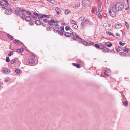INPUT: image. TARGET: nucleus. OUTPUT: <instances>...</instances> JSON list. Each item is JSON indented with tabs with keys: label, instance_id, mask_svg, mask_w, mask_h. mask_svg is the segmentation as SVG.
<instances>
[{
	"label": "nucleus",
	"instance_id": "nucleus-1",
	"mask_svg": "<svg viewBox=\"0 0 130 130\" xmlns=\"http://www.w3.org/2000/svg\"><path fill=\"white\" fill-rule=\"evenodd\" d=\"M64 35L67 37H70L71 36V38L74 40H76L77 39L80 40H82V39L77 35L76 33L72 32L71 33L69 32H66L64 34Z\"/></svg>",
	"mask_w": 130,
	"mask_h": 130
},
{
	"label": "nucleus",
	"instance_id": "nucleus-2",
	"mask_svg": "<svg viewBox=\"0 0 130 130\" xmlns=\"http://www.w3.org/2000/svg\"><path fill=\"white\" fill-rule=\"evenodd\" d=\"M124 5L122 3H117L115 4L112 7L114 10L117 12L121 11L124 8Z\"/></svg>",
	"mask_w": 130,
	"mask_h": 130
},
{
	"label": "nucleus",
	"instance_id": "nucleus-3",
	"mask_svg": "<svg viewBox=\"0 0 130 130\" xmlns=\"http://www.w3.org/2000/svg\"><path fill=\"white\" fill-rule=\"evenodd\" d=\"M110 9L111 10H109V11L110 15L112 17H115L116 16V12L117 11H115L112 7L110 8Z\"/></svg>",
	"mask_w": 130,
	"mask_h": 130
},
{
	"label": "nucleus",
	"instance_id": "nucleus-4",
	"mask_svg": "<svg viewBox=\"0 0 130 130\" xmlns=\"http://www.w3.org/2000/svg\"><path fill=\"white\" fill-rule=\"evenodd\" d=\"M59 26L58 24H55L53 28L54 31L56 32H58L59 31Z\"/></svg>",
	"mask_w": 130,
	"mask_h": 130
},
{
	"label": "nucleus",
	"instance_id": "nucleus-5",
	"mask_svg": "<svg viewBox=\"0 0 130 130\" xmlns=\"http://www.w3.org/2000/svg\"><path fill=\"white\" fill-rule=\"evenodd\" d=\"M12 10L11 9H6L5 11V13L8 15H10L11 14Z\"/></svg>",
	"mask_w": 130,
	"mask_h": 130
},
{
	"label": "nucleus",
	"instance_id": "nucleus-6",
	"mask_svg": "<svg viewBox=\"0 0 130 130\" xmlns=\"http://www.w3.org/2000/svg\"><path fill=\"white\" fill-rule=\"evenodd\" d=\"M102 46V51L103 52L106 53L108 52L109 51V49L106 47H105L104 46Z\"/></svg>",
	"mask_w": 130,
	"mask_h": 130
},
{
	"label": "nucleus",
	"instance_id": "nucleus-7",
	"mask_svg": "<svg viewBox=\"0 0 130 130\" xmlns=\"http://www.w3.org/2000/svg\"><path fill=\"white\" fill-rule=\"evenodd\" d=\"M85 17H81L80 18V19L83 22H88L89 21V19H85Z\"/></svg>",
	"mask_w": 130,
	"mask_h": 130
},
{
	"label": "nucleus",
	"instance_id": "nucleus-8",
	"mask_svg": "<svg viewBox=\"0 0 130 130\" xmlns=\"http://www.w3.org/2000/svg\"><path fill=\"white\" fill-rule=\"evenodd\" d=\"M3 71L4 73H9L10 72V70L9 69H7L6 68H3Z\"/></svg>",
	"mask_w": 130,
	"mask_h": 130
},
{
	"label": "nucleus",
	"instance_id": "nucleus-9",
	"mask_svg": "<svg viewBox=\"0 0 130 130\" xmlns=\"http://www.w3.org/2000/svg\"><path fill=\"white\" fill-rule=\"evenodd\" d=\"M82 43L85 46H89L90 45V43L86 41H82Z\"/></svg>",
	"mask_w": 130,
	"mask_h": 130
},
{
	"label": "nucleus",
	"instance_id": "nucleus-10",
	"mask_svg": "<svg viewBox=\"0 0 130 130\" xmlns=\"http://www.w3.org/2000/svg\"><path fill=\"white\" fill-rule=\"evenodd\" d=\"M80 6V3L79 2H77L73 6V7L75 9H77Z\"/></svg>",
	"mask_w": 130,
	"mask_h": 130
},
{
	"label": "nucleus",
	"instance_id": "nucleus-11",
	"mask_svg": "<svg viewBox=\"0 0 130 130\" xmlns=\"http://www.w3.org/2000/svg\"><path fill=\"white\" fill-rule=\"evenodd\" d=\"M56 11L57 14H59L61 12V9L58 7L56 8Z\"/></svg>",
	"mask_w": 130,
	"mask_h": 130
},
{
	"label": "nucleus",
	"instance_id": "nucleus-12",
	"mask_svg": "<svg viewBox=\"0 0 130 130\" xmlns=\"http://www.w3.org/2000/svg\"><path fill=\"white\" fill-rule=\"evenodd\" d=\"M34 60L32 59H29L28 60V62L30 64H32L34 62Z\"/></svg>",
	"mask_w": 130,
	"mask_h": 130
},
{
	"label": "nucleus",
	"instance_id": "nucleus-13",
	"mask_svg": "<svg viewBox=\"0 0 130 130\" xmlns=\"http://www.w3.org/2000/svg\"><path fill=\"white\" fill-rule=\"evenodd\" d=\"M14 42L16 44H19L22 43V42L19 40L16 39L14 40Z\"/></svg>",
	"mask_w": 130,
	"mask_h": 130
},
{
	"label": "nucleus",
	"instance_id": "nucleus-14",
	"mask_svg": "<svg viewBox=\"0 0 130 130\" xmlns=\"http://www.w3.org/2000/svg\"><path fill=\"white\" fill-rule=\"evenodd\" d=\"M104 74L106 75H109L110 74V71L109 70H106L104 72Z\"/></svg>",
	"mask_w": 130,
	"mask_h": 130
},
{
	"label": "nucleus",
	"instance_id": "nucleus-15",
	"mask_svg": "<svg viewBox=\"0 0 130 130\" xmlns=\"http://www.w3.org/2000/svg\"><path fill=\"white\" fill-rule=\"evenodd\" d=\"M24 49L23 48H21L20 49H18L17 50V51L18 52L21 53L22 52L24 51Z\"/></svg>",
	"mask_w": 130,
	"mask_h": 130
},
{
	"label": "nucleus",
	"instance_id": "nucleus-16",
	"mask_svg": "<svg viewBox=\"0 0 130 130\" xmlns=\"http://www.w3.org/2000/svg\"><path fill=\"white\" fill-rule=\"evenodd\" d=\"M25 20L27 21H29L31 20V18L30 16H27L25 18Z\"/></svg>",
	"mask_w": 130,
	"mask_h": 130
},
{
	"label": "nucleus",
	"instance_id": "nucleus-17",
	"mask_svg": "<svg viewBox=\"0 0 130 130\" xmlns=\"http://www.w3.org/2000/svg\"><path fill=\"white\" fill-rule=\"evenodd\" d=\"M72 64L74 66L78 68H80L81 67L80 66L79 64L77 63H72Z\"/></svg>",
	"mask_w": 130,
	"mask_h": 130
},
{
	"label": "nucleus",
	"instance_id": "nucleus-18",
	"mask_svg": "<svg viewBox=\"0 0 130 130\" xmlns=\"http://www.w3.org/2000/svg\"><path fill=\"white\" fill-rule=\"evenodd\" d=\"M7 3H4L3 4H2V6L3 8L5 9H6L7 7Z\"/></svg>",
	"mask_w": 130,
	"mask_h": 130
},
{
	"label": "nucleus",
	"instance_id": "nucleus-19",
	"mask_svg": "<svg viewBox=\"0 0 130 130\" xmlns=\"http://www.w3.org/2000/svg\"><path fill=\"white\" fill-rule=\"evenodd\" d=\"M83 3L84 5H86V4H88L89 2V0H82Z\"/></svg>",
	"mask_w": 130,
	"mask_h": 130
},
{
	"label": "nucleus",
	"instance_id": "nucleus-20",
	"mask_svg": "<svg viewBox=\"0 0 130 130\" xmlns=\"http://www.w3.org/2000/svg\"><path fill=\"white\" fill-rule=\"evenodd\" d=\"M52 21H51V20L48 21V23L49 25L51 26L52 25H53V27H54L55 26V25L53 24V23H52Z\"/></svg>",
	"mask_w": 130,
	"mask_h": 130
},
{
	"label": "nucleus",
	"instance_id": "nucleus-21",
	"mask_svg": "<svg viewBox=\"0 0 130 130\" xmlns=\"http://www.w3.org/2000/svg\"><path fill=\"white\" fill-rule=\"evenodd\" d=\"M122 27V26L120 24H118L116 25L115 27L116 28L119 29L121 27Z\"/></svg>",
	"mask_w": 130,
	"mask_h": 130
},
{
	"label": "nucleus",
	"instance_id": "nucleus-22",
	"mask_svg": "<svg viewBox=\"0 0 130 130\" xmlns=\"http://www.w3.org/2000/svg\"><path fill=\"white\" fill-rule=\"evenodd\" d=\"M35 23L37 25H40L41 24V22L40 21L38 20H35Z\"/></svg>",
	"mask_w": 130,
	"mask_h": 130
},
{
	"label": "nucleus",
	"instance_id": "nucleus-23",
	"mask_svg": "<svg viewBox=\"0 0 130 130\" xmlns=\"http://www.w3.org/2000/svg\"><path fill=\"white\" fill-rule=\"evenodd\" d=\"M94 46L98 49H102V47L100 46L98 44H95L94 45Z\"/></svg>",
	"mask_w": 130,
	"mask_h": 130
},
{
	"label": "nucleus",
	"instance_id": "nucleus-24",
	"mask_svg": "<svg viewBox=\"0 0 130 130\" xmlns=\"http://www.w3.org/2000/svg\"><path fill=\"white\" fill-rule=\"evenodd\" d=\"M123 51L124 52H127V53H128V52L129 51V50L128 48H125L123 49Z\"/></svg>",
	"mask_w": 130,
	"mask_h": 130
},
{
	"label": "nucleus",
	"instance_id": "nucleus-25",
	"mask_svg": "<svg viewBox=\"0 0 130 130\" xmlns=\"http://www.w3.org/2000/svg\"><path fill=\"white\" fill-rule=\"evenodd\" d=\"M120 54L121 56H126V54L124 52H121L119 53Z\"/></svg>",
	"mask_w": 130,
	"mask_h": 130
},
{
	"label": "nucleus",
	"instance_id": "nucleus-26",
	"mask_svg": "<svg viewBox=\"0 0 130 130\" xmlns=\"http://www.w3.org/2000/svg\"><path fill=\"white\" fill-rule=\"evenodd\" d=\"M60 29L63 32H64V27L63 26H61L60 27Z\"/></svg>",
	"mask_w": 130,
	"mask_h": 130
},
{
	"label": "nucleus",
	"instance_id": "nucleus-27",
	"mask_svg": "<svg viewBox=\"0 0 130 130\" xmlns=\"http://www.w3.org/2000/svg\"><path fill=\"white\" fill-rule=\"evenodd\" d=\"M106 33L108 35H111L113 36H115L113 35V34L111 33V32L109 31H106Z\"/></svg>",
	"mask_w": 130,
	"mask_h": 130
},
{
	"label": "nucleus",
	"instance_id": "nucleus-28",
	"mask_svg": "<svg viewBox=\"0 0 130 130\" xmlns=\"http://www.w3.org/2000/svg\"><path fill=\"white\" fill-rule=\"evenodd\" d=\"M15 12L17 15L19 14L20 13V11L18 10H15Z\"/></svg>",
	"mask_w": 130,
	"mask_h": 130
},
{
	"label": "nucleus",
	"instance_id": "nucleus-29",
	"mask_svg": "<svg viewBox=\"0 0 130 130\" xmlns=\"http://www.w3.org/2000/svg\"><path fill=\"white\" fill-rule=\"evenodd\" d=\"M7 36L11 40H12L13 39V38L12 37L11 35H10L9 34H8L7 35Z\"/></svg>",
	"mask_w": 130,
	"mask_h": 130
},
{
	"label": "nucleus",
	"instance_id": "nucleus-30",
	"mask_svg": "<svg viewBox=\"0 0 130 130\" xmlns=\"http://www.w3.org/2000/svg\"><path fill=\"white\" fill-rule=\"evenodd\" d=\"M73 28H74V29H76L78 27V26L76 24H74L72 26Z\"/></svg>",
	"mask_w": 130,
	"mask_h": 130
},
{
	"label": "nucleus",
	"instance_id": "nucleus-31",
	"mask_svg": "<svg viewBox=\"0 0 130 130\" xmlns=\"http://www.w3.org/2000/svg\"><path fill=\"white\" fill-rule=\"evenodd\" d=\"M15 72L17 74H19L20 72V69H16L15 70Z\"/></svg>",
	"mask_w": 130,
	"mask_h": 130
},
{
	"label": "nucleus",
	"instance_id": "nucleus-32",
	"mask_svg": "<svg viewBox=\"0 0 130 130\" xmlns=\"http://www.w3.org/2000/svg\"><path fill=\"white\" fill-rule=\"evenodd\" d=\"M13 52L12 51H10V52L8 54V55L9 56H10L11 55H13Z\"/></svg>",
	"mask_w": 130,
	"mask_h": 130
},
{
	"label": "nucleus",
	"instance_id": "nucleus-33",
	"mask_svg": "<svg viewBox=\"0 0 130 130\" xmlns=\"http://www.w3.org/2000/svg\"><path fill=\"white\" fill-rule=\"evenodd\" d=\"M17 62L16 60L15 59H13L11 60V62L12 64H13L14 63H16Z\"/></svg>",
	"mask_w": 130,
	"mask_h": 130
},
{
	"label": "nucleus",
	"instance_id": "nucleus-34",
	"mask_svg": "<svg viewBox=\"0 0 130 130\" xmlns=\"http://www.w3.org/2000/svg\"><path fill=\"white\" fill-rule=\"evenodd\" d=\"M70 11L68 10H67L65 11V13L66 14H68L70 13Z\"/></svg>",
	"mask_w": 130,
	"mask_h": 130
},
{
	"label": "nucleus",
	"instance_id": "nucleus-35",
	"mask_svg": "<svg viewBox=\"0 0 130 130\" xmlns=\"http://www.w3.org/2000/svg\"><path fill=\"white\" fill-rule=\"evenodd\" d=\"M112 45V44L111 43H110L109 44H106V46L108 47H111Z\"/></svg>",
	"mask_w": 130,
	"mask_h": 130
},
{
	"label": "nucleus",
	"instance_id": "nucleus-36",
	"mask_svg": "<svg viewBox=\"0 0 130 130\" xmlns=\"http://www.w3.org/2000/svg\"><path fill=\"white\" fill-rule=\"evenodd\" d=\"M52 27H48L46 28V30L47 31H51Z\"/></svg>",
	"mask_w": 130,
	"mask_h": 130
},
{
	"label": "nucleus",
	"instance_id": "nucleus-37",
	"mask_svg": "<svg viewBox=\"0 0 130 130\" xmlns=\"http://www.w3.org/2000/svg\"><path fill=\"white\" fill-rule=\"evenodd\" d=\"M102 11V9L100 6H99V8H98V12H101Z\"/></svg>",
	"mask_w": 130,
	"mask_h": 130
},
{
	"label": "nucleus",
	"instance_id": "nucleus-38",
	"mask_svg": "<svg viewBox=\"0 0 130 130\" xmlns=\"http://www.w3.org/2000/svg\"><path fill=\"white\" fill-rule=\"evenodd\" d=\"M33 14L36 16L37 17H38V18H39V17L40 16V14L34 12Z\"/></svg>",
	"mask_w": 130,
	"mask_h": 130
},
{
	"label": "nucleus",
	"instance_id": "nucleus-39",
	"mask_svg": "<svg viewBox=\"0 0 130 130\" xmlns=\"http://www.w3.org/2000/svg\"><path fill=\"white\" fill-rule=\"evenodd\" d=\"M6 62H8L10 61V59L8 57H6Z\"/></svg>",
	"mask_w": 130,
	"mask_h": 130
},
{
	"label": "nucleus",
	"instance_id": "nucleus-40",
	"mask_svg": "<svg viewBox=\"0 0 130 130\" xmlns=\"http://www.w3.org/2000/svg\"><path fill=\"white\" fill-rule=\"evenodd\" d=\"M58 34L60 35L61 36H62L63 35V33L60 31H59L58 32Z\"/></svg>",
	"mask_w": 130,
	"mask_h": 130
},
{
	"label": "nucleus",
	"instance_id": "nucleus-41",
	"mask_svg": "<svg viewBox=\"0 0 130 130\" xmlns=\"http://www.w3.org/2000/svg\"><path fill=\"white\" fill-rule=\"evenodd\" d=\"M44 18V15H43H43H40V16H39V18H38V19L39 20H40L41 19V18Z\"/></svg>",
	"mask_w": 130,
	"mask_h": 130
},
{
	"label": "nucleus",
	"instance_id": "nucleus-42",
	"mask_svg": "<svg viewBox=\"0 0 130 130\" xmlns=\"http://www.w3.org/2000/svg\"><path fill=\"white\" fill-rule=\"evenodd\" d=\"M25 17V15L24 13H22L21 15V17L22 18H24V17Z\"/></svg>",
	"mask_w": 130,
	"mask_h": 130
},
{
	"label": "nucleus",
	"instance_id": "nucleus-43",
	"mask_svg": "<svg viewBox=\"0 0 130 130\" xmlns=\"http://www.w3.org/2000/svg\"><path fill=\"white\" fill-rule=\"evenodd\" d=\"M119 44L121 45L124 46L125 44V43H122L121 41H120L119 42Z\"/></svg>",
	"mask_w": 130,
	"mask_h": 130
},
{
	"label": "nucleus",
	"instance_id": "nucleus-44",
	"mask_svg": "<svg viewBox=\"0 0 130 130\" xmlns=\"http://www.w3.org/2000/svg\"><path fill=\"white\" fill-rule=\"evenodd\" d=\"M70 29V27L69 26H66L65 27V29L66 31H68Z\"/></svg>",
	"mask_w": 130,
	"mask_h": 130
},
{
	"label": "nucleus",
	"instance_id": "nucleus-45",
	"mask_svg": "<svg viewBox=\"0 0 130 130\" xmlns=\"http://www.w3.org/2000/svg\"><path fill=\"white\" fill-rule=\"evenodd\" d=\"M128 104L127 102L126 101H125L123 102V104L124 106H126Z\"/></svg>",
	"mask_w": 130,
	"mask_h": 130
},
{
	"label": "nucleus",
	"instance_id": "nucleus-46",
	"mask_svg": "<svg viewBox=\"0 0 130 130\" xmlns=\"http://www.w3.org/2000/svg\"><path fill=\"white\" fill-rule=\"evenodd\" d=\"M10 80V79L9 78H6L5 79V80L6 82H8V81H9Z\"/></svg>",
	"mask_w": 130,
	"mask_h": 130
},
{
	"label": "nucleus",
	"instance_id": "nucleus-47",
	"mask_svg": "<svg viewBox=\"0 0 130 130\" xmlns=\"http://www.w3.org/2000/svg\"><path fill=\"white\" fill-rule=\"evenodd\" d=\"M52 21V23H57V22L56 21H55L54 20H51Z\"/></svg>",
	"mask_w": 130,
	"mask_h": 130
},
{
	"label": "nucleus",
	"instance_id": "nucleus-48",
	"mask_svg": "<svg viewBox=\"0 0 130 130\" xmlns=\"http://www.w3.org/2000/svg\"><path fill=\"white\" fill-rule=\"evenodd\" d=\"M125 25L126 26V27L127 28L128 27H129L128 23L127 22H126L125 23Z\"/></svg>",
	"mask_w": 130,
	"mask_h": 130
},
{
	"label": "nucleus",
	"instance_id": "nucleus-49",
	"mask_svg": "<svg viewBox=\"0 0 130 130\" xmlns=\"http://www.w3.org/2000/svg\"><path fill=\"white\" fill-rule=\"evenodd\" d=\"M71 23L72 24H75L76 23V22L74 20H72L71 21Z\"/></svg>",
	"mask_w": 130,
	"mask_h": 130
},
{
	"label": "nucleus",
	"instance_id": "nucleus-50",
	"mask_svg": "<svg viewBox=\"0 0 130 130\" xmlns=\"http://www.w3.org/2000/svg\"><path fill=\"white\" fill-rule=\"evenodd\" d=\"M116 51H117L118 52H119L120 51V49L119 48H116Z\"/></svg>",
	"mask_w": 130,
	"mask_h": 130
},
{
	"label": "nucleus",
	"instance_id": "nucleus-51",
	"mask_svg": "<svg viewBox=\"0 0 130 130\" xmlns=\"http://www.w3.org/2000/svg\"><path fill=\"white\" fill-rule=\"evenodd\" d=\"M43 15H44V18L46 17V18H48L49 17V16L48 15H45V14H43Z\"/></svg>",
	"mask_w": 130,
	"mask_h": 130
},
{
	"label": "nucleus",
	"instance_id": "nucleus-52",
	"mask_svg": "<svg viewBox=\"0 0 130 130\" xmlns=\"http://www.w3.org/2000/svg\"><path fill=\"white\" fill-rule=\"evenodd\" d=\"M26 13H27L28 15H31V12L29 11H27L26 12Z\"/></svg>",
	"mask_w": 130,
	"mask_h": 130
},
{
	"label": "nucleus",
	"instance_id": "nucleus-53",
	"mask_svg": "<svg viewBox=\"0 0 130 130\" xmlns=\"http://www.w3.org/2000/svg\"><path fill=\"white\" fill-rule=\"evenodd\" d=\"M43 21L45 23H47L48 22V20L47 19H44L43 20Z\"/></svg>",
	"mask_w": 130,
	"mask_h": 130
},
{
	"label": "nucleus",
	"instance_id": "nucleus-54",
	"mask_svg": "<svg viewBox=\"0 0 130 130\" xmlns=\"http://www.w3.org/2000/svg\"><path fill=\"white\" fill-rule=\"evenodd\" d=\"M33 19H34V20H36V19H37V17H36L35 16H33Z\"/></svg>",
	"mask_w": 130,
	"mask_h": 130
},
{
	"label": "nucleus",
	"instance_id": "nucleus-55",
	"mask_svg": "<svg viewBox=\"0 0 130 130\" xmlns=\"http://www.w3.org/2000/svg\"><path fill=\"white\" fill-rule=\"evenodd\" d=\"M42 25L44 26V27H45L46 26V24L45 23H42Z\"/></svg>",
	"mask_w": 130,
	"mask_h": 130
},
{
	"label": "nucleus",
	"instance_id": "nucleus-56",
	"mask_svg": "<svg viewBox=\"0 0 130 130\" xmlns=\"http://www.w3.org/2000/svg\"><path fill=\"white\" fill-rule=\"evenodd\" d=\"M116 36L119 37L120 36V35L118 33H116Z\"/></svg>",
	"mask_w": 130,
	"mask_h": 130
},
{
	"label": "nucleus",
	"instance_id": "nucleus-57",
	"mask_svg": "<svg viewBox=\"0 0 130 130\" xmlns=\"http://www.w3.org/2000/svg\"><path fill=\"white\" fill-rule=\"evenodd\" d=\"M100 12H96L95 13H96V15H99L100 14Z\"/></svg>",
	"mask_w": 130,
	"mask_h": 130
},
{
	"label": "nucleus",
	"instance_id": "nucleus-58",
	"mask_svg": "<svg viewBox=\"0 0 130 130\" xmlns=\"http://www.w3.org/2000/svg\"><path fill=\"white\" fill-rule=\"evenodd\" d=\"M2 4V2L0 1V5H1Z\"/></svg>",
	"mask_w": 130,
	"mask_h": 130
},
{
	"label": "nucleus",
	"instance_id": "nucleus-59",
	"mask_svg": "<svg viewBox=\"0 0 130 130\" xmlns=\"http://www.w3.org/2000/svg\"><path fill=\"white\" fill-rule=\"evenodd\" d=\"M26 10H25L24 9H23V11H25Z\"/></svg>",
	"mask_w": 130,
	"mask_h": 130
},
{
	"label": "nucleus",
	"instance_id": "nucleus-60",
	"mask_svg": "<svg viewBox=\"0 0 130 130\" xmlns=\"http://www.w3.org/2000/svg\"><path fill=\"white\" fill-rule=\"evenodd\" d=\"M101 17V15H100L99 16V18H100V17Z\"/></svg>",
	"mask_w": 130,
	"mask_h": 130
},
{
	"label": "nucleus",
	"instance_id": "nucleus-61",
	"mask_svg": "<svg viewBox=\"0 0 130 130\" xmlns=\"http://www.w3.org/2000/svg\"><path fill=\"white\" fill-rule=\"evenodd\" d=\"M13 1H16V0H13Z\"/></svg>",
	"mask_w": 130,
	"mask_h": 130
},
{
	"label": "nucleus",
	"instance_id": "nucleus-62",
	"mask_svg": "<svg viewBox=\"0 0 130 130\" xmlns=\"http://www.w3.org/2000/svg\"><path fill=\"white\" fill-rule=\"evenodd\" d=\"M125 10H127V8H126V9H125Z\"/></svg>",
	"mask_w": 130,
	"mask_h": 130
},
{
	"label": "nucleus",
	"instance_id": "nucleus-63",
	"mask_svg": "<svg viewBox=\"0 0 130 130\" xmlns=\"http://www.w3.org/2000/svg\"><path fill=\"white\" fill-rule=\"evenodd\" d=\"M106 15H105V16H104V17H106Z\"/></svg>",
	"mask_w": 130,
	"mask_h": 130
},
{
	"label": "nucleus",
	"instance_id": "nucleus-64",
	"mask_svg": "<svg viewBox=\"0 0 130 130\" xmlns=\"http://www.w3.org/2000/svg\"><path fill=\"white\" fill-rule=\"evenodd\" d=\"M127 2H128V0H127Z\"/></svg>",
	"mask_w": 130,
	"mask_h": 130
}]
</instances>
